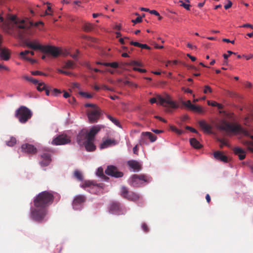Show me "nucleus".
<instances>
[{
    "instance_id": "22",
    "label": "nucleus",
    "mask_w": 253,
    "mask_h": 253,
    "mask_svg": "<svg viewBox=\"0 0 253 253\" xmlns=\"http://www.w3.org/2000/svg\"><path fill=\"white\" fill-rule=\"evenodd\" d=\"M233 152L235 154L238 156L240 160L244 159L246 157V154L245 151L241 148L235 147L233 149Z\"/></svg>"
},
{
    "instance_id": "11",
    "label": "nucleus",
    "mask_w": 253,
    "mask_h": 253,
    "mask_svg": "<svg viewBox=\"0 0 253 253\" xmlns=\"http://www.w3.org/2000/svg\"><path fill=\"white\" fill-rule=\"evenodd\" d=\"M71 142L70 137L67 135L62 134L58 135L52 141V144L54 145H65Z\"/></svg>"
},
{
    "instance_id": "49",
    "label": "nucleus",
    "mask_w": 253,
    "mask_h": 253,
    "mask_svg": "<svg viewBox=\"0 0 253 253\" xmlns=\"http://www.w3.org/2000/svg\"><path fill=\"white\" fill-rule=\"evenodd\" d=\"M29 52H30L29 50H25L24 51L21 52L20 53V55L21 56H22L24 59V57H27L26 56V55H27L28 54H29Z\"/></svg>"
},
{
    "instance_id": "23",
    "label": "nucleus",
    "mask_w": 253,
    "mask_h": 253,
    "mask_svg": "<svg viewBox=\"0 0 253 253\" xmlns=\"http://www.w3.org/2000/svg\"><path fill=\"white\" fill-rule=\"evenodd\" d=\"M128 165L134 170L139 171L141 169V166L139 163L135 160L129 161L127 162Z\"/></svg>"
},
{
    "instance_id": "33",
    "label": "nucleus",
    "mask_w": 253,
    "mask_h": 253,
    "mask_svg": "<svg viewBox=\"0 0 253 253\" xmlns=\"http://www.w3.org/2000/svg\"><path fill=\"white\" fill-rule=\"evenodd\" d=\"M217 141L220 143L219 147L221 149L223 148V146H227L228 147H229V145L228 144V143L224 139L218 138Z\"/></svg>"
},
{
    "instance_id": "9",
    "label": "nucleus",
    "mask_w": 253,
    "mask_h": 253,
    "mask_svg": "<svg viewBox=\"0 0 253 253\" xmlns=\"http://www.w3.org/2000/svg\"><path fill=\"white\" fill-rule=\"evenodd\" d=\"M121 195L124 198L133 202H136L140 198L139 194L133 192L128 191L127 188L125 186L122 187Z\"/></svg>"
},
{
    "instance_id": "44",
    "label": "nucleus",
    "mask_w": 253,
    "mask_h": 253,
    "mask_svg": "<svg viewBox=\"0 0 253 253\" xmlns=\"http://www.w3.org/2000/svg\"><path fill=\"white\" fill-rule=\"evenodd\" d=\"M227 53H228V54H224L223 55V57H224V59H225V60H227L228 57L230 55L233 54H236V53L233 52H232V51H230V50H228V51H227Z\"/></svg>"
},
{
    "instance_id": "54",
    "label": "nucleus",
    "mask_w": 253,
    "mask_h": 253,
    "mask_svg": "<svg viewBox=\"0 0 253 253\" xmlns=\"http://www.w3.org/2000/svg\"><path fill=\"white\" fill-rule=\"evenodd\" d=\"M129 43L132 45L140 47V43L138 42L131 41L129 42Z\"/></svg>"
},
{
    "instance_id": "48",
    "label": "nucleus",
    "mask_w": 253,
    "mask_h": 253,
    "mask_svg": "<svg viewBox=\"0 0 253 253\" xmlns=\"http://www.w3.org/2000/svg\"><path fill=\"white\" fill-rule=\"evenodd\" d=\"M142 21V18L140 16H138L135 19L132 20L131 22L134 24L141 22Z\"/></svg>"
},
{
    "instance_id": "34",
    "label": "nucleus",
    "mask_w": 253,
    "mask_h": 253,
    "mask_svg": "<svg viewBox=\"0 0 253 253\" xmlns=\"http://www.w3.org/2000/svg\"><path fill=\"white\" fill-rule=\"evenodd\" d=\"M38 84L37 88L39 91H43L46 89V85L44 83H38Z\"/></svg>"
},
{
    "instance_id": "45",
    "label": "nucleus",
    "mask_w": 253,
    "mask_h": 253,
    "mask_svg": "<svg viewBox=\"0 0 253 253\" xmlns=\"http://www.w3.org/2000/svg\"><path fill=\"white\" fill-rule=\"evenodd\" d=\"M171 129L172 130L174 131V132H175L176 133H177L178 134H181L183 133L182 130H179L174 126H171Z\"/></svg>"
},
{
    "instance_id": "43",
    "label": "nucleus",
    "mask_w": 253,
    "mask_h": 253,
    "mask_svg": "<svg viewBox=\"0 0 253 253\" xmlns=\"http://www.w3.org/2000/svg\"><path fill=\"white\" fill-rule=\"evenodd\" d=\"M182 104L183 106L189 108L190 107V105L192 104V103L191 102V101L189 100L187 101L186 102L182 101Z\"/></svg>"
},
{
    "instance_id": "18",
    "label": "nucleus",
    "mask_w": 253,
    "mask_h": 253,
    "mask_svg": "<svg viewBox=\"0 0 253 253\" xmlns=\"http://www.w3.org/2000/svg\"><path fill=\"white\" fill-rule=\"evenodd\" d=\"M41 158L42 160L40 162V164L42 167L48 166L51 161V155L48 152L43 153L41 155Z\"/></svg>"
},
{
    "instance_id": "10",
    "label": "nucleus",
    "mask_w": 253,
    "mask_h": 253,
    "mask_svg": "<svg viewBox=\"0 0 253 253\" xmlns=\"http://www.w3.org/2000/svg\"><path fill=\"white\" fill-rule=\"evenodd\" d=\"M109 211L110 213L117 215L124 214L126 212L125 207L119 202L112 203L110 205Z\"/></svg>"
},
{
    "instance_id": "59",
    "label": "nucleus",
    "mask_w": 253,
    "mask_h": 253,
    "mask_svg": "<svg viewBox=\"0 0 253 253\" xmlns=\"http://www.w3.org/2000/svg\"><path fill=\"white\" fill-rule=\"evenodd\" d=\"M128 39V37H124V38H120L119 39V42L122 44H126V42L125 41V40Z\"/></svg>"
},
{
    "instance_id": "4",
    "label": "nucleus",
    "mask_w": 253,
    "mask_h": 253,
    "mask_svg": "<svg viewBox=\"0 0 253 253\" xmlns=\"http://www.w3.org/2000/svg\"><path fill=\"white\" fill-rule=\"evenodd\" d=\"M100 128L99 126L92 127L89 131L83 129L80 131L77 137V141L80 145H83L86 140H90L91 138L95 136L100 131Z\"/></svg>"
},
{
    "instance_id": "7",
    "label": "nucleus",
    "mask_w": 253,
    "mask_h": 253,
    "mask_svg": "<svg viewBox=\"0 0 253 253\" xmlns=\"http://www.w3.org/2000/svg\"><path fill=\"white\" fill-rule=\"evenodd\" d=\"M86 114L89 122L91 123H96L102 115V111L99 107L88 109Z\"/></svg>"
},
{
    "instance_id": "13",
    "label": "nucleus",
    "mask_w": 253,
    "mask_h": 253,
    "mask_svg": "<svg viewBox=\"0 0 253 253\" xmlns=\"http://www.w3.org/2000/svg\"><path fill=\"white\" fill-rule=\"evenodd\" d=\"M105 172L106 174L116 178L122 177L124 175L122 172L119 171L117 168L114 166H108Z\"/></svg>"
},
{
    "instance_id": "12",
    "label": "nucleus",
    "mask_w": 253,
    "mask_h": 253,
    "mask_svg": "<svg viewBox=\"0 0 253 253\" xmlns=\"http://www.w3.org/2000/svg\"><path fill=\"white\" fill-rule=\"evenodd\" d=\"M101 184H97L93 181L86 180L81 185V187L83 188H89V190L90 193H95L96 189L101 188Z\"/></svg>"
},
{
    "instance_id": "58",
    "label": "nucleus",
    "mask_w": 253,
    "mask_h": 253,
    "mask_svg": "<svg viewBox=\"0 0 253 253\" xmlns=\"http://www.w3.org/2000/svg\"><path fill=\"white\" fill-rule=\"evenodd\" d=\"M177 63V61L176 60H173L172 61H168L167 63L166 64V66H168L169 65L172 64L173 65H176Z\"/></svg>"
},
{
    "instance_id": "39",
    "label": "nucleus",
    "mask_w": 253,
    "mask_h": 253,
    "mask_svg": "<svg viewBox=\"0 0 253 253\" xmlns=\"http://www.w3.org/2000/svg\"><path fill=\"white\" fill-rule=\"evenodd\" d=\"M57 71H58V72H59L60 73H61V74H64L65 75H67V76H71V75H72V73L71 72L66 71L60 69H57Z\"/></svg>"
},
{
    "instance_id": "35",
    "label": "nucleus",
    "mask_w": 253,
    "mask_h": 253,
    "mask_svg": "<svg viewBox=\"0 0 253 253\" xmlns=\"http://www.w3.org/2000/svg\"><path fill=\"white\" fill-rule=\"evenodd\" d=\"M107 117L115 125H116V126H120V122L117 119L113 118V117H112L110 115H108Z\"/></svg>"
},
{
    "instance_id": "36",
    "label": "nucleus",
    "mask_w": 253,
    "mask_h": 253,
    "mask_svg": "<svg viewBox=\"0 0 253 253\" xmlns=\"http://www.w3.org/2000/svg\"><path fill=\"white\" fill-rule=\"evenodd\" d=\"M16 143V139L15 137H11L10 140L6 142L7 145L9 146H13Z\"/></svg>"
},
{
    "instance_id": "64",
    "label": "nucleus",
    "mask_w": 253,
    "mask_h": 253,
    "mask_svg": "<svg viewBox=\"0 0 253 253\" xmlns=\"http://www.w3.org/2000/svg\"><path fill=\"white\" fill-rule=\"evenodd\" d=\"M194 111L201 113L202 112V109L199 106H196Z\"/></svg>"
},
{
    "instance_id": "56",
    "label": "nucleus",
    "mask_w": 253,
    "mask_h": 253,
    "mask_svg": "<svg viewBox=\"0 0 253 253\" xmlns=\"http://www.w3.org/2000/svg\"><path fill=\"white\" fill-rule=\"evenodd\" d=\"M186 128L188 130H190L191 132H194V133H198V131L197 130H196L195 128H192V127L191 126H186Z\"/></svg>"
},
{
    "instance_id": "61",
    "label": "nucleus",
    "mask_w": 253,
    "mask_h": 253,
    "mask_svg": "<svg viewBox=\"0 0 253 253\" xmlns=\"http://www.w3.org/2000/svg\"><path fill=\"white\" fill-rule=\"evenodd\" d=\"M125 84H129L130 85H131L132 86H133L135 88L137 87V86H138L137 84H134V83H131L129 81H126Z\"/></svg>"
},
{
    "instance_id": "60",
    "label": "nucleus",
    "mask_w": 253,
    "mask_h": 253,
    "mask_svg": "<svg viewBox=\"0 0 253 253\" xmlns=\"http://www.w3.org/2000/svg\"><path fill=\"white\" fill-rule=\"evenodd\" d=\"M140 47H141L142 48L147 49H150V48H151L148 45H147V44H141V43H140Z\"/></svg>"
},
{
    "instance_id": "6",
    "label": "nucleus",
    "mask_w": 253,
    "mask_h": 253,
    "mask_svg": "<svg viewBox=\"0 0 253 253\" xmlns=\"http://www.w3.org/2000/svg\"><path fill=\"white\" fill-rule=\"evenodd\" d=\"M15 116L21 123L24 124L32 117V112L27 107L21 106L16 110Z\"/></svg>"
},
{
    "instance_id": "52",
    "label": "nucleus",
    "mask_w": 253,
    "mask_h": 253,
    "mask_svg": "<svg viewBox=\"0 0 253 253\" xmlns=\"http://www.w3.org/2000/svg\"><path fill=\"white\" fill-rule=\"evenodd\" d=\"M142 228L143 230L145 232H148L149 231V229L146 223H143L142 225Z\"/></svg>"
},
{
    "instance_id": "62",
    "label": "nucleus",
    "mask_w": 253,
    "mask_h": 253,
    "mask_svg": "<svg viewBox=\"0 0 253 253\" xmlns=\"http://www.w3.org/2000/svg\"><path fill=\"white\" fill-rule=\"evenodd\" d=\"M138 151V145H136L133 148V153L135 154H137Z\"/></svg>"
},
{
    "instance_id": "63",
    "label": "nucleus",
    "mask_w": 253,
    "mask_h": 253,
    "mask_svg": "<svg viewBox=\"0 0 253 253\" xmlns=\"http://www.w3.org/2000/svg\"><path fill=\"white\" fill-rule=\"evenodd\" d=\"M208 104L209 105H211V106H214V107H215V106L216 105V102L215 101H212V102H210V101H208Z\"/></svg>"
},
{
    "instance_id": "26",
    "label": "nucleus",
    "mask_w": 253,
    "mask_h": 253,
    "mask_svg": "<svg viewBox=\"0 0 253 253\" xmlns=\"http://www.w3.org/2000/svg\"><path fill=\"white\" fill-rule=\"evenodd\" d=\"M190 143L191 145L196 149H200L202 147V144L195 138H191Z\"/></svg>"
},
{
    "instance_id": "28",
    "label": "nucleus",
    "mask_w": 253,
    "mask_h": 253,
    "mask_svg": "<svg viewBox=\"0 0 253 253\" xmlns=\"http://www.w3.org/2000/svg\"><path fill=\"white\" fill-rule=\"evenodd\" d=\"M83 29L85 32H89L94 29V25L89 23H85L83 25Z\"/></svg>"
},
{
    "instance_id": "27",
    "label": "nucleus",
    "mask_w": 253,
    "mask_h": 253,
    "mask_svg": "<svg viewBox=\"0 0 253 253\" xmlns=\"http://www.w3.org/2000/svg\"><path fill=\"white\" fill-rule=\"evenodd\" d=\"M114 143V140L108 139L104 141L100 145V149H104L111 146Z\"/></svg>"
},
{
    "instance_id": "53",
    "label": "nucleus",
    "mask_w": 253,
    "mask_h": 253,
    "mask_svg": "<svg viewBox=\"0 0 253 253\" xmlns=\"http://www.w3.org/2000/svg\"><path fill=\"white\" fill-rule=\"evenodd\" d=\"M110 67L113 68H117L119 67V64L117 62H114L110 63Z\"/></svg>"
},
{
    "instance_id": "50",
    "label": "nucleus",
    "mask_w": 253,
    "mask_h": 253,
    "mask_svg": "<svg viewBox=\"0 0 253 253\" xmlns=\"http://www.w3.org/2000/svg\"><path fill=\"white\" fill-rule=\"evenodd\" d=\"M85 107H91V108H97L98 107L97 105L91 103H86L84 105Z\"/></svg>"
},
{
    "instance_id": "2",
    "label": "nucleus",
    "mask_w": 253,
    "mask_h": 253,
    "mask_svg": "<svg viewBox=\"0 0 253 253\" xmlns=\"http://www.w3.org/2000/svg\"><path fill=\"white\" fill-rule=\"evenodd\" d=\"M11 20L13 22L11 25V30L16 33L20 39L23 38L26 35L32 34V27H38L40 25H43V23L42 21L34 23L28 20L17 19L15 17H12Z\"/></svg>"
},
{
    "instance_id": "51",
    "label": "nucleus",
    "mask_w": 253,
    "mask_h": 253,
    "mask_svg": "<svg viewBox=\"0 0 253 253\" xmlns=\"http://www.w3.org/2000/svg\"><path fill=\"white\" fill-rule=\"evenodd\" d=\"M133 70L135 71H138L140 73H145L146 72V70L145 69H140L137 67H133Z\"/></svg>"
},
{
    "instance_id": "29",
    "label": "nucleus",
    "mask_w": 253,
    "mask_h": 253,
    "mask_svg": "<svg viewBox=\"0 0 253 253\" xmlns=\"http://www.w3.org/2000/svg\"><path fill=\"white\" fill-rule=\"evenodd\" d=\"M76 64L71 60H68L65 63L63 68L65 69H73L76 67Z\"/></svg>"
},
{
    "instance_id": "14",
    "label": "nucleus",
    "mask_w": 253,
    "mask_h": 253,
    "mask_svg": "<svg viewBox=\"0 0 253 253\" xmlns=\"http://www.w3.org/2000/svg\"><path fill=\"white\" fill-rule=\"evenodd\" d=\"M42 51L51 55L53 57H57L60 54L59 49L51 45L43 46Z\"/></svg>"
},
{
    "instance_id": "31",
    "label": "nucleus",
    "mask_w": 253,
    "mask_h": 253,
    "mask_svg": "<svg viewBox=\"0 0 253 253\" xmlns=\"http://www.w3.org/2000/svg\"><path fill=\"white\" fill-rule=\"evenodd\" d=\"M74 176L79 181H82L83 176L82 173L78 170H76L74 172Z\"/></svg>"
},
{
    "instance_id": "3",
    "label": "nucleus",
    "mask_w": 253,
    "mask_h": 253,
    "mask_svg": "<svg viewBox=\"0 0 253 253\" xmlns=\"http://www.w3.org/2000/svg\"><path fill=\"white\" fill-rule=\"evenodd\" d=\"M157 99L159 100L161 105L167 108L166 112L168 113L171 112L170 109H177L179 107V105L175 102L172 101L169 95H167L165 97L157 95V98L155 97L151 98L150 102L151 104L155 103L156 102Z\"/></svg>"
},
{
    "instance_id": "24",
    "label": "nucleus",
    "mask_w": 253,
    "mask_h": 253,
    "mask_svg": "<svg viewBox=\"0 0 253 253\" xmlns=\"http://www.w3.org/2000/svg\"><path fill=\"white\" fill-rule=\"evenodd\" d=\"M0 57L5 61L8 60L10 58L9 50L7 48H2V50H0Z\"/></svg>"
},
{
    "instance_id": "38",
    "label": "nucleus",
    "mask_w": 253,
    "mask_h": 253,
    "mask_svg": "<svg viewBox=\"0 0 253 253\" xmlns=\"http://www.w3.org/2000/svg\"><path fill=\"white\" fill-rule=\"evenodd\" d=\"M179 3H181L180 6L183 7L184 8H185L186 10H190V5L188 4H186L183 2L182 0H180L178 1Z\"/></svg>"
},
{
    "instance_id": "37",
    "label": "nucleus",
    "mask_w": 253,
    "mask_h": 253,
    "mask_svg": "<svg viewBox=\"0 0 253 253\" xmlns=\"http://www.w3.org/2000/svg\"><path fill=\"white\" fill-rule=\"evenodd\" d=\"M24 78L25 80H27V81H28L29 82H32V83H33L35 84H38L39 83V81L35 79H34V78H33L32 77H28V76H24Z\"/></svg>"
},
{
    "instance_id": "42",
    "label": "nucleus",
    "mask_w": 253,
    "mask_h": 253,
    "mask_svg": "<svg viewBox=\"0 0 253 253\" xmlns=\"http://www.w3.org/2000/svg\"><path fill=\"white\" fill-rule=\"evenodd\" d=\"M212 92V89L211 88V87L207 85H205V89L204 90V93L206 94L208 92Z\"/></svg>"
},
{
    "instance_id": "15",
    "label": "nucleus",
    "mask_w": 253,
    "mask_h": 253,
    "mask_svg": "<svg viewBox=\"0 0 253 253\" xmlns=\"http://www.w3.org/2000/svg\"><path fill=\"white\" fill-rule=\"evenodd\" d=\"M24 44L26 46L34 50H40L41 51H42L43 46L40 44L37 40H34L33 41L26 40L25 41Z\"/></svg>"
},
{
    "instance_id": "19",
    "label": "nucleus",
    "mask_w": 253,
    "mask_h": 253,
    "mask_svg": "<svg viewBox=\"0 0 253 253\" xmlns=\"http://www.w3.org/2000/svg\"><path fill=\"white\" fill-rule=\"evenodd\" d=\"M214 159L224 163H227L228 161V157L223 154V152L219 151H216L213 153Z\"/></svg>"
},
{
    "instance_id": "47",
    "label": "nucleus",
    "mask_w": 253,
    "mask_h": 253,
    "mask_svg": "<svg viewBox=\"0 0 253 253\" xmlns=\"http://www.w3.org/2000/svg\"><path fill=\"white\" fill-rule=\"evenodd\" d=\"M86 67H87L88 69H89V70H93L94 72H101V73L102 72V71H101V70H99V69H97V68L92 69V68L91 67V66H90V65H89V64H88V63H87V64H86Z\"/></svg>"
},
{
    "instance_id": "8",
    "label": "nucleus",
    "mask_w": 253,
    "mask_h": 253,
    "mask_svg": "<svg viewBox=\"0 0 253 253\" xmlns=\"http://www.w3.org/2000/svg\"><path fill=\"white\" fill-rule=\"evenodd\" d=\"M152 180L151 177L146 176L144 174H133L131 177L130 184L134 187H138L141 184V181H143L146 182H149Z\"/></svg>"
},
{
    "instance_id": "17",
    "label": "nucleus",
    "mask_w": 253,
    "mask_h": 253,
    "mask_svg": "<svg viewBox=\"0 0 253 253\" xmlns=\"http://www.w3.org/2000/svg\"><path fill=\"white\" fill-rule=\"evenodd\" d=\"M22 151L29 155L35 154L37 152V149L33 145L29 144H25L21 146Z\"/></svg>"
},
{
    "instance_id": "1",
    "label": "nucleus",
    "mask_w": 253,
    "mask_h": 253,
    "mask_svg": "<svg viewBox=\"0 0 253 253\" xmlns=\"http://www.w3.org/2000/svg\"><path fill=\"white\" fill-rule=\"evenodd\" d=\"M53 200V193L51 191H44L37 195L33 201L35 208L31 209V218L37 222H42L48 213L47 207Z\"/></svg>"
},
{
    "instance_id": "55",
    "label": "nucleus",
    "mask_w": 253,
    "mask_h": 253,
    "mask_svg": "<svg viewBox=\"0 0 253 253\" xmlns=\"http://www.w3.org/2000/svg\"><path fill=\"white\" fill-rule=\"evenodd\" d=\"M232 2L230 0H228V3L224 5L225 9H228L232 6Z\"/></svg>"
},
{
    "instance_id": "46",
    "label": "nucleus",
    "mask_w": 253,
    "mask_h": 253,
    "mask_svg": "<svg viewBox=\"0 0 253 253\" xmlns=\"http://www.w3.org/2000/svg\"><path fill=\"white\" fill-rule=\"evenodd\" d=\"M31 74L33 75L36 76V75H43L45 76V74L43 73H42L39 71H32Z\"/></svg>"
},
{
    "instance_id": "5",
    "label": "nucleus",
    "mask_w": 253,
    "mask_h": 253,
    "mask_svg": "<svg viewBox=\"0 0 253 253\" xmlns=\"http://www.w3.org/2000/svg\"><path fill=\"white\" fill-rule=\"evenodd\" d=\"M219 129L229 133H245L244 130L240 125L236 123H230L225 121H223L221 123Z\"/></svg>"
},
{
    "instance_id": "32",
    "label": "nucleus",
    "mask_w": 253,
    "mask_h": 253,
    "mask_svg": "<svg viewBox=\"0 0 253 253\" xmlns=\"http://www.w3.org/2000/svg\"><path fill=\"white\" fill-rule=\"evenodd\" d=\"M126 64L129 66H143V65L140 62L134 60H132L129 63H126Z\"/></svg>"
},
{
    "instance_id": "57",
    "label": "nucleus",
    "mask_w": 253,
    "mask_h": 253,
    "mask_svg": "<svg viewBox=\"0 0 253 253\" xmlns=\"http://www.w3.org/2000/svg\"><path fill=\"white\" fill-rule=\"evenodd\" d=\"M1 70H6V71H9L10 70L9 68L8 67H7V66L2 65L0 64V71Z\"/></svg>"
},
{
    "instance_id": "25",
    "label": "nucleus",
    "mask_w": 253,
    "mask_h": 253,
    "mask_svg": "<svg viewBox=\"0 0 253 253\" xmlns=\"http://www.w3.org/2000/svg\"><path fill=\"white\" fill-rule=\"evenodd\" d=\"M141 135L143 137H146L148 138L151 142H154L157 138L156 135L150 132H143Z\"/></svg>"
},
{
    "instance_id": "41",
    "label": "nucleus",
    "mask_w": 253,
    "mask_h": 253,
    "mask_svg": "<svg viewBox=\"0 0 253 253\" xmlns=\"http://www.w3.org/2000/svg\"><path fill=\"white\" fill-rule=\"evenodd\" d=\"M61 93V91L57 88H54L52 90L51 94L54 96H57Z\"/></svg>"
},
{
    "instance_id": "30",
    "label": "nucleus",
    "mask_w": 253,
    "mask_h": 253,
    "mask_svg": "<svg viewBox=\"0 0 253 253\" xmlns=\"http://www.w3.org/2000/svg\"><path fill=\"white\" fill-rule=\"evenodd\" d=\"M96 174L105 180H107L109 179L108 177L104 174L103 169L101 167L98 168L96 171Z\"/></svg>"
},
{
    "instance_id": "16",
    "label": "nucleus",
    "mask_w": 253,
    "mask_h": 253,
    "mask_svg": "<svg viewBox=\"0 0 253 253\" xmlns=\"http://www.w3.org/2000/svg\"><path fill=\"white\" fill-rule=\"evenodd\" d=\"M85 201V197L83 195H78L74 199L73 202V207L75 210L80 209V206L82 205Z\"/></svg>"
},
{
    "instance_id": "40",
    "label": "nucleus",
    "mask_w": 253,
    "mask_h": 253,
    "mask_svg": "<svg viewBox=\"0 0 253 253\" xmlns=\"http://www.w3.org/2000/svg\"><path fill=\"white\" fill-rule=\"evenodd\" d=\"M80 94L82 96H83L87 98H91L92 97V95L89 94L88 93L85 92H80Z\"/></svg>"
},
{
    "instance_id": "21",
    "label": "nucleus",
    "mask_w": 253,
    "mask_h": 253,
    "mask_svg": "<svg viewBox=\"0 0 253 253\" xmlns=\"http://www.w3.org/2000/svg\"><path fill=\"white\" fill-rule=\"evenodd\" d=\"M199 126L204 130V131L208 133H211V126L207 124L205 121H200L199 122Z\"/></svg>"
},
{
    "instance_id": "20",
    "label": "nucleus",
    "mask_w": 253,
    "mask_h": 253,
    "mask_svg": "<svg viewBox=\"0 0 253 253\" xmlns=\"http://www.w3.org/2000/svg\"><path fill=\"white\" fill-rule=\"evenodd\" d=\"M95 139V136H93L90 140H87L85 141L84 145L85 148L87 151H93L96 149V146L93 142Z\"/></svg>"
}]
</instances>
